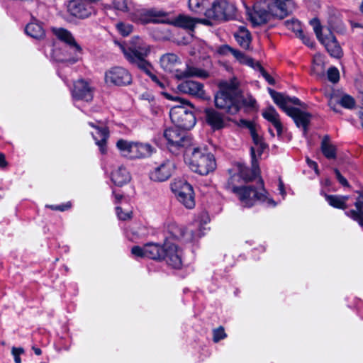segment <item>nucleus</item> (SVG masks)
Masks as SVG:
<instances>
[{
  "label": "nucleus",
  "mask_w": 363,
  "mask_h": 363,
  "mask_svg": "<svg viewBox=\"0 0 363 363\" xmlns=\"http://www.w3.org/2000/svg\"><path fill=\"white\" fill-rule=\"evenodd\" d=\"M269 93L277 106L293 118L296 126L302 128L303 135L306 136L312 116L308 112L303 111L298 108L293 107V105L303 106L300 100L296 97L288 96L283 92Z\"/></svg>",
  "instance_id": "obj_1"
},
{
  "label": "nucleus",
  "mask_w": 363,
  "mask_h": 363,
  "mask_svg": "<svg viewBox=\"0 0 363 363\" xmlns=\"http://www.w3.org/2000/svg\"><path fill=\"white\" fill-rule=\"evenodd\" d=\"M125 59L133 65L143 72H148L151 65L145 60L150 53V48L138 36L133 37L125 43L118 44Z\"/></svg>",
  "instance_id": "obj_2"
},
{
  "label": "nucleus",
  "mask_w": 363,
  "mask_h": 363,
  "mask_svg": "<svg viewBox=\"0 0 363 363\" xmlns=\"http://www.w3.org/2000/svg\"><path fill=\"white\" fill-rule=\"evenodd\" d=\"M185 160L193 172L201 175H207L216 167L213 155L206 148L191 147L186 150Z\"/></svg>",
  "instance_id": "obj_3"
},
{
  "label": "nucleus",
  "mask_w": 363,
  "mask_h": 363,
  "mask_svg": "<svg viewBox=\"0 0 363 363\" xmlns=\"http://www.w3.org/2000/svg\"><path fill=\"white\" fill-rule=\"evenodd\" d=\"M216 106L230 114H235L242 106L253 108L256 101L251 96L246 99L241 92H216L214 96Z\"/></svg>",
  "instance_id": "obj_4"
},
{
  "label": "nucleus",
  "mask_w": 363,
  "mask_h": 363,
  "mask_svg": "<svg viewBox=\"0 0 363 363\" xmlns=\"http://www.w3.org/2000/svg\"><path fill=\"white\" fill-rule=\"evenodd\" d=\"M161 67L167 72H175V77L182 79L189 77H198L200 78H207L209 74L207 71L186 65L184 71H179L177 67L182 64L179 58L174 53H167L160 57V60Z\"/></svg>",
  "instance_id": "obj_5"
},
{
  "label": "nucleus",
  "mask_w": 363,
  "mask_h": 363,
  "mask_svg": "<svg viewBox=\"0 0 363 363\" xmlns=\"http://www.w3.org/2000/svg\"><path fill=\"white\" fill-rule=\"evenodd\" d=\"M116 147L123 157L132 160L148 157L155 150L148 143L131 142L123 139L117 141Z\"/></svg>",
  "instance_id": "obj_6"
},
{
  "label": "nucleus",
  "mask_w": 363,
  "mask_h": 363,
  "mask_svg": "<svg viewBox=\"0 0 363 363\" xmlns=\"http://www.w3.org/2000/svg\"><path fill=\"white\" fill-rule=\"evenodd\" d=\"M235 194L238 196L241 204L245 207H251L257 201L273 206L276 205L274 200L267 196V193L263 187L262 182L260 184V191L252 186H243Z\"/></svg>",
  "instance_id": "obj_7"
},
{
  "label": "nucleus",
  "mask_w": 363,
  "mask_h": 363,
  "mask_svg": "<svg viewBox=\"0 0 363 363\" xmlns=\"http://www.w3.org/2000/svg\"><path fill=\"white\" fill-rule=\"evenodd\" d=\"M179 128H169L164 130V137L167 142V147L173 154H178L182 149L191 148V139L188 136L185 130Z\"/></svg>",
  "instance_id": "obj_8"
},
{
  "label": "nucleus",
  "mask_w": 363,
  "mask_h": 363,
  "mask_svg": "<svg viewBox=\"0 0 363 363\" xmlns=\"http://www.w3.org/2000/svg\"><path fill=\"white\" fill-rule=\"evenodd\" d=\"M194 108L177 105L169 111L172 122L177 127L184 130L192 128L196 122V117L192 111Z\"/></svg>",
  "instance_id": "obj_9"
},
{
  "label": "nucleus",
  "mask_w": 363,
  "mask_h": 363,
  "mask_svg": "<svg viewBox=\"0 0 363 363\" xmlns=\"http://www.w3.org/2000/svg\"><path fill=\"white\" fill-rule=\"evenodd\" d=\"M171 190L178 201L187 208L195 206L194 194L192 186L185 180L174 179L170 184Z\"/></svg>",
  "instance_id": "obj_10"
},
{
  "label": "nucleus",
  "mask_w": 363,
  "mask_h": 363,
  "mask_svg": "<svg viewBox=\"0 0 363 363\" xmlns=\"http://www.w3.org/2000/svg\"><path fill=\"white\" fill-rule=\"evenodd\" d=\"M167 12L155 9H141L135 11L131 14V20L138 23L147 24L153 23H164L167 21Z\"/></svg>",
  "instance_id": "obj_11"
},
{
  "label": "nucleus",
  "mask_w": 363,
  "mask_h": 363,
  "mask_svg": "<svg viewBox=\"0 0 363 363\" xmlns=\"http://www.w3.org/2000/svg\"><path fill=\"white\" fill-rule=\"evenodd\" d=\"M234 6L225 0L214 1L211 9L205 12L207 20L223 21L228 20L234 14Z\"/></svg>",
  "instance_id": "obj_12"
},
{
  "label": "nucleus",
  "mask_w": 363,
  "mask_h": 363,
  "mask_svg": "<svg viewBox=\"0 0 363 363\" xmlns=\"http://www.w3.org/2000/svg\"><path fill=\"white\" fill-rule=\"evenodd\" d=\"M54 34L61 41L66 43L69 52L70 57L67 60L72 63H74L79 59L82 49L81 46L76 42L72 33L64 28H54Z\"/></svg>",
  "instance_id": "obj_13"
},
{
  "label": "nucleus",
  "mask_w": 363,
  "mask_h": 363,
  "mask_svg": "<svg viewBox=\"0 0 363 363\" xmlns=\"http://www.w3.org/2000/svg\"><path fill=\"white\" fill-rule=\"evenodd\" d=\"M105 82L108 84L125 86L132 82V76L126 69L113 67L105 72Z\"/></svg>",
  "instance_id": "obj_14"
},
{
  "label": "nucleus",
  "mask_w": 363,
  "mask_h": 363,
  "mask_svg": "<svg viewBox=\"0 0 363 363\" xmlns=\"http://www.w3.org/2000/svg\"><path fill=\"white\" fill-rule=\"evenodd\" d=\"M183 252L177 245L166 241L164 244V256L167 264L172 268L180 269L183 264Z\"/></svg>",
  "instance_id": "obj_15"
},
{
  "label": "nucleus",
  "mask_w": 363,
  "mask_h": 363,
  "mask_svg": "<svg viewBox=\"0 0 363 363\" xmlns=\"http://www.w3.org/2000/svg\"><path fill=\"white\" fill-rule=\"evenodd\" d=\"M168 232L173 238L185 242H192L202 235L201 230L195 231L191 228H185L174 223L168 225Z\"/></svg>",
  "instance_id": "obj_16"
},
{
  "label": "nucleus",
  "mask_w": 363,
  "mask_h": 363,
  "mask_svg": "<svg viewBox=\"0 0 363 363\" xmlns=\"http://www.w3.org/2000/svg\"><path fill=\"white\" fill-rule=\"evenodd\" d=\"M131 253L137 257H147L152 259H162L164 256V245L155 243H147L143 247L134 246Z\"/></svg>",
  "instance_id": "obj_17"
},
{
  "label": "nucleus",
  "mask_w": 363,
  "mask_h": 363,
  "mask_svg": "<svg viewBox=\"0 0 363 363\" xmlns=\"http://www.w3.org/2000/svg\"><path fill=\"white\" fill-rule=\"evenodd\" d=\"M176 168L175 163L172 160H165L155 167L150 173L152 181L162 182L169 179Z\"/></svg>",
  "instance_id": "obj_18"
},
{
  "label": "nucleus",
  "mask_w": 363,
  "mask_h": 363,
  "mask_svg": "<svg viewBox=\"0 0 363 363\" xmlns=\"http://www.w3.org/2000/svg\"><path fill=\"white\" fill-rule=\"evenodd\" d=\"M167 21L164 23L171 24L176 27L186 30H193L196 23L199 22L205 25H212V23L206 19H196L186 15H179L174 18H170L168 13L165 17Z\"/></svg>",
  "instance_id": "obj_19"
},
{
  "label": "nucleus",
  "mask_w": 363,
  "mask_h": 363,
  "mask_svg": "<svg viewBox=\"0 0 363 363\" xmlns=\"http://www.w3.org/2000/svg\"><path fill=\"white\" fill-rule=\"evenodd\" d=\"M249 16L254 26H260L267 23L271 16L265 1L255 4L253 7V11L249 13Z\"/></svg>",
  "instance_id": "obj_20"
},
{
  "label": "nucleus",
  "mask_w": 363,
  "mask_h": 363,
  "mask_svg": "<svg viewBox=\"0 0 363 363\" xmlns=\"http://www.w3.org/2000/svg\"><path fill=\"white\" fill-rule=\"evenodd\" d=\"M234 172H236L240 180L247 182L253 180L259 174V169L257 160H254V150H252V168L249 169L242 164H238Z\"/></svg>",
  "instance_id": "obj_21"
},
{
  "label": "nucleus",
  "mask_w": 363,
  "mask_h": 363,
  "mask_svg": "<svg viewBox=\"0 0 363 363\" xmlns=\"http://www.w3.org/2000/svg\"><path fill=\"white\" fill-rule=\"evenodd\" d=\"M319 41L325 46L331 56L337 58L342 56V49L336 40L335 37L330 30H327V33L324 34V37Z\"/></svg>",
  "instance_id": "obj_22"
},
{
  "label": "nucleus",
  "mask_w": 363,
  "mask_h": 363,
  "mask_svg": "<svg viewBox=\"0 0 363 363\" xmlns=\"http://www.w3.org/2000/svg\"><path fill=\"white\" fill-rule=\"evenodd\" d=\"M265 2L271 16L284 18L289 15L286 3L282 0H267Z\"/></svg>",
  "instance_id": "obj_23"
},
{
  "label": "nucleus",
  "mask_w": 363,
  "mask_h": 363,
  "mask_svg": "<svg viewBox=\"0 0 363 363\" xmlns=\"http://www.w3.org/2000/svg\"><path fill=\"white\" fill-rule=\"evenodd\" d=\"M67 9L72 16L80 18H87L91 13V8L87 6L82 0L70 1Z\"/></svg>",
  "instance_id": "obj_24"
},
{
  "label": "nucleus",
  "mask_w": 363,
  "mask_h": 363,
  "mask_svg": "<svg viewBox=\"0 0 363 363\" xmlns=\"http://www.w3.org/2000/svg\"><path fill=\"white\" fill-rule=\"evenodd\" d=\"M327 97L329 99L328 105L335 112H339L337 108L339 104L349 109L352 108L355 105V101L353 97L347 94H345L341 99H338L334 94L330 93Z\"/></svg>",
  "instance_id": "obj_25"
},
{
  "label": "nucleus",
  "mask_w": 363,
  "mask_h": 363,
  "mask_svg": "<svg viewBox=\"0 0 363 363\" xmlns=\"http://www.w3.org/2000/svg\"><path fill=\"white\" fill-rule=\"evenodd\" d=\"M89 125L96 130V134L92 133V136L96 141V144L99 146L102 154L106 152V140L109 136L107 128H100L93 122H89Z\"/></svg>",
  "instance_id": "obj_26"
},
{
  "label": "nucleus",
  "mask_w": 363,
  "mask_h": 363,
  "mask_svg": "<svg viewBox=\"0 0 363 363\" xmlns=\"http://www.w3.org/2000/svg\"><path fill=\"white\" fill-rule=\"evenodd\" d=\"M206 123L213 129L219 130L225 125V121L223 115L214 109H207L205 111Z\"/></svg>",
  "instance_id": "obj_27"
},
{
  "label": "nucleus",
  "mask_w": 363,
  "mask_h": 363,
  "mask_svg": "<svg viewBox=\"0 0 363 363\" xmlns=\"http://www.w3.org/2000/svg\"><path fill=\"white\" fill-rule=\"evenodd\" d=\"M262 116L274 126L278 135H281L282 133V124L280 121L279 115L276 109L273 106H269L262 110Z\"/></svg>",
  "instance_id": "obj_28"
},
{
  "label": "nucleus",
  "mask_w": 363,
  "mask_h": 363,
  "mask_svg": "<svg viewBox=\"0 0 363 363\" xmlns=\"http://www.w3.org/2000/svg\"><path fill=\"white\" fill-rule=\"evenodd\" d=\"M218 52L220 54L224 55H226L230 53L240 62L246 64L252 67H255V65L256 64V62H255L252 58L247 57L240 51H239L236 49H234L228 45H225L220 47Z\"/></svg>",
  "instance_id": "obj_29"
},
{
  "label": "nucleus",
  "mask_w": 363,
  "mask_h": 363,
  "mask_svg": "<svg viewBox=\"0 0 363 363\" xmlns=\"http://www.w3.org/2000/svg\"><path fill=\"white\" fill-rule=\"evenodd\" d=\"M357 193L359 196L354 203L356 210H350L346 211L345 214L348 217L357 221L359 225L363 227V191H357Z\"/></svg>",
  "instance_id": "obj_30"
},
{
  "label": "nucleus",
  "mask_w": 363,
  "mask_h": 363,
  "mask_svg": "<svg viewBox=\"0 0 363 363\" xmlns=\"http://www.w3.org/2000/svg\"><path fill=\"white\" fill-rule=\"evenodd\" d=\"M111 180L117 186H123L130 180V174L123 166L118 167L111 174Z\"/></svg>",
  "instance_id": "obj_31"
},
{
  "label": "nucleus",
  "mask_w": 363,
  "mask_h": 363,
  "mask_svg": "<svg viewBox=\"0 0 363 363\" xmlns=\"http://www.w3.org/2000/svg\"><path fill=\"white\" fill-rule=\"evenodd\" d=\"M325 63L324 57L320 54L314 55L311 73L313 76L320 78L325 76Z\"/></svg>",
  "instance_id": "obj_32"
},
{
  "label": "nucleus",
  "mask_w": 363,
  "mask_h": 363,
  "mask_svg": "<svg viewBox=\"0 0 363 363\" xmlns=\"http://www.w3.org/2000/svg\"><path fill=\"white\" fill-rule=\"evenodd\" d=\"M26 34L35 39H41L45 36V30L37 21L30 22L25 28Z\"/></svg>",
  "instance_id": "obj_33"
},
{
  "label": "nucleus",
  "mask_w": 363,
  "mask_h": 363,
  "mask_svg": "<svg viewBox=\"0 0 363 363\" xmlns=\"http://www.w3.org/2000/svg\"><path fill=\"white\" fill-rule=\"evenodd\" d=\"M325 200L333 207L345 209L347 208V201L349 199L348 196H339V195H325Z\"/></svg>",
  "instance_id": "obj_34"
},
{
  "label": "nucleus",
  "mask_w": 363,
  "mask_h": 363,
  "mask_svg": "<svg viewBox=\"0 0 363 363\" xmlns=\"http://www.w3.org/2000/svg\"><path fill=\"white\" fill-rule=\"evenodd\" d=\"M235 38L238 43L244 49H248L251 43L250 32L244 27H240L239 30L235 33Z\"/></svg>",
  "instance_id": "obj_35"
},
{
  "label": "nucleus",
  "mask_w": 363,
  "mask_h": 363,
  "mask_svg": "<svg viewBox=\"0 0 363 363\" xmlns=\"http://www.w3.org/2000/svg\"><path fill=\"white\" fill-rule=\"evenodd\" d=\"M321 150L323 155L328 159L335 157V148L330 143L329 137L325 136L321 143Z\"/></svg>",
  "instance_id": "obj_36"
},
{
  "label": "nucleus",
  "mask_w": 363,
  "mask_h": 363,
  "mask_svg": "<svg viewBox=\"0 0 363 363\" xmlns=\"http://www.w3.org/2000/svg\"><path fill=\"white\" fill-rule=\"evenodd\" d=\"M114 9L122 12H130L134 9L133 0H113Z\"/></svg>",
  "instance_id": "obj_37"
},
{
  "label": "nucleus",
  "mask_w": 363,
  "mask_h": 363,
  "mask_svg": "<svg viewBox=\"0 0 363 363\" xmlns=\"http://www.w3.org/2000/svg\"><path fill=\"white\" fill-rule=\"evenodd\" d=\"M240 177L238 175L237 172H235L226 182L225 189L234 194H236L241 189V186L239 187L238 186V184L240 183Z\"/></svg>",
  "instance_id": "obj_38"
},
{
  "label": "nucleus",
  "mask_w": 363,
  "mask_h": 363,
  "mask_svg": "<svg viewBox=\"0 0 363 363\" xmlns=\"http://www.w3.org/2000/svg\"><path fill=\"white\" fill-rule=\"evenodd\" d=\"M203 85L192 80H186L179 85V91H202Z\"/></svg>",
  "instance_id": "obj_39"
},
{
  "label": "nucleus",
  "mask_w": 363,
  "mask_h": 363,
  "mask_svg": "<svg viewBox=\"0 0 363 363\" xmlns=\"http://www.w3.org/2000/svg\"><path fill=\"white\" fill-rule=\"evenodd\" d=\"M285 26L289 29L294 32L297 36H302V28L301 23L294 18L286 20L284 22Z\"/></svg>",
  "instance_id": "obj_40"
},
{
  "label": "nucleus",
  "mask_w": 363,
  "mask_h": 363,
  "mask_svg": "<svg viewBox=\"0 0 363 363\" xmlns=\"http://www.w3.org/2000/svg\"><path fill=\"white\" fill-rule=\"evenodd\" d=\"M95 89L91 82L83 79H78L74 83V91H91Z\"/></svg>",
  "instance_id": "obj_41"
},
{
  "label": "nucleus",
  "mask_w": 363,
  "mask_h": 363,
  "mask_svg": "<svg viewBox=\"0 0 363 363\" xmlns=\"http://www.w3.org/2000/svg\"><path fill=\"white\" fill-rule=\"evenodd\" d=\"M132 235L131 239H140L147 236L149 232L146 227L143 225H138L133 227L130 229Z\"/></svg>",
  "instance_id": "obj_42"
},
{
  "label": "nucleus",
  "mask_w": 363,
  "mask_h": 363,
  "mask_svg": "<svg viewBox=\"0 0 363 363\" xmlns=\"http://www.w3.org/2000/svg\"><path fill=\"white\" fill-rule=\"evenodd\" d=\"M72 96L74 103L79 101L88 103L93 99L92 92H72Z\"/></svg>",
  "instance_id": "obj_43"
},
{
  "label": "nucleus",
  "mask_w": 363,
  "mask_h": 363,
  "mask_svg": "<svg viewBox=\"0 0 363 363\" xmlns=\"http://www.w3.org/2000/svg\"><path fill=\"white\" fill-rule=\"evenodd\" d=\"M240 122L250 130L254 145L263 142L262 138L256 133L253 124L251 122L245 120H241Z\"/></svg>",
  "instance_id": "obj_44"
},
{
  "label": "nucleus",
  "mask_w": 363,
  "mask_h": 363,
  "mask_svg": "<svg viewBox=\"0 0 363 363\" xmlns=\"http://www.w3.org/2000/svg\"><path fill=\"white\" fill-rule=\"evenodd\" d=\"M116 28L118 31L123 35L127 36L130 35L133 30V26L129 23H125L123 22L118 23L116 24Z\"/></svg>",
  "instance_id": "obj_45"
},
{
  "label": "nucleus",
  "mask_w": 363,
  "mask_h": 363,
  "mask_svg": "<svg viewBox=\"0 0 363 363\" xmlns=\"http://www.w3.org/2000/svg\"><path fill=\"white\" fill-rule=\"evenodd\" d=\"M310 24L313 27V29L316 35L317 38L320 40L322 38L324 37V35L322 34V26L319 20L316 18H314L310 21Z\"/></svg>",
  "instance_id": "obj_46"
},
{
  "label": "nucleus",
  "mask_w": 363,
  "mask_h": 363,
  "mask_svg": "<svg viewBox=\"0 0 363 363\" xmlns=\"http://www.w3.org/2000/svg\"><path fill=\"white\" fill-rule=\"evenodd\" d=\"M204 0H189V9L195 13H199L204 8Z\"/></svg>",
  "instance_id": "obj_47"
},
{
  "label": "nucleus",
  "mask_w": 363,
  "mask_h": 363,
  "mask_svg": "<svg viewBox=\"0 0 363 363\" xmlns=\"http://www.w3.org/2000/svg\"><path fill=\"white\" fill-rule=\"evenodd\" d=\"M327 76H328V80L330 82L335 84L340 79L339 70L335 67H331L328 69V70L327 72Z\"/></svg>",
  "instance_id": "obj_48"
},
{
  "label": "nucleus",
  "mask_w": 363,
  "mask_h": 363,
  "mask_svg": "<svg viewBox=\"0 0 363 363\" xmlns=\"http://www.w3.org/2000/svg\"><path fill=\"white\" fill-rule=\"evenodd\" d=\"M220 86L226 91H235L239 86V82L236 78H233L229 82H221Z\"/></svg>",
  "instance_id": "obj_49"
},
{
  "label": "nucleus",
  "mask_w": 363,
  "mask_h": 363,
  "mask_svg": "<svg viewBox=\"0 0 363 363\" xmlns=\"http://www.w3.org/2000/svg\"><path fill=\"white\" fill-rule=\"evenodd\" d=\"M213 339L215 342H218V341L224 339L226 337V333H225L224 328L221 326L213 330Z\"/></svg>",
  "instance_id": "obj_50"
},
{
  "label": "nucleus",
  "mask_w": 363,
  "mask_h": 363,
  "mask_svg": "<svg viewBox=\"0 0 363 363\" xmlns=\"http://www.w3.org/2000/svg\"><path fill=\"white\" fill-rule=\"evenodd\" d=\"M266 147L267 145L264 142L255 145L251 147V157L252 158V150H254V160H257L255 152H257L259 155H261Z\"/></svg>",
  "instance_id": "obj_51"
},
{
  "label": "nucleus",
  "mask_w": 363,
  "mask_h": 363,
  "mask_svg": "<svg viewBox=\"0 0 363 363\" xmlns=\"http://www.w3.org/2000/svg\"><path fill=\"white\" fill-rule=\"evenodd\" d=\"M151 69L152 68L149 69L148 72H145L150 76L152 81L155 82L156 84H157L160 88L165 89L166 82L164 80H160L156 75L151 72Z\"/></svg>",
  "instance_id": "obj_52"
},
{
  "label": "nucleus",
  "mask_w": 363,
  "mask_h": 363,
  "mask_svg": "<svg viewBox=\"0 0 363 363\" xmlns=\"http://www.w3.org/2000/svg\"><path fill=\"white\" fill-rule=\"evenodd\" d=\"M151 69L152 68L149 69L148 72H145L150 76L152 81L155 82L156 84H157L160 88L165 89L166 82L164 80H160L156 75L151 72Z\"/></svg>",
  "instance_id": "obj_53"
},
{
  "label": "nucleus",
  "mask_w": 363,
  "mask_h": 363,
  "mask_svg": "<svg viewBox=\"0 0 363 363\" xmlns=\"http://www.w3.org/2000/svg\"><path fill=\"white\" fill-rule=\"evenodd\" d=\"M24 352V350L22 347H13L11 349V354L14 357L16 363H21L20 355Z\"/></svg>",
  "instance_id": "obj_54"
},
{
  "label": "nucleus",
  "mask_w": 363,
  "mask_h": 363,
  "mask_svg": "<svg viewBox=\"0 0 363 363\" xmlns=\"http://www.w3.org/2000/svg\"><path fill=\"white\" fill-rule=\"evenodd\" d=\"M116 214L119 219L125 220L131 217V211L123 212V209L118 206L116 208Z\"/></svg>",
  "instance_id": "obj_55"
},
{
  "label": "nucleus",
  "mask_w": 363,
  "mask_h": 363,
  "mask_svg": "<svg viewBox=\"0 0 363 363\" xmlns=\"http://www.w3.org/2000/svg\"><path fill=\"white\" fill-rule=\"evenodd\" d=\"M257 67L260 72L262 73L263 77L268 82L269 84H274V79L263 69V67L257 62H256L255 67Z\"/></svg>",
  "instance_id": "obj_56"
},
{
  "label": "nucleus",
  "mask_w": 363,
  "mask_h": 363,
  "mask_svg": "<svg viewBox=\"0 0 363 363\" xmlns=\"http://www.w3.org/2000/svg\"><path fill=\"white\" fill-rule=\"evenodd\" d=\"M162 94L164 95V96L165 98H167L168 99L175 101H179L182 104H184L186 103V101L182 98H181L180 96H174L170 92H162Z\"/></svg>",
  "instance_id": "obj_57"
},
{
  "label": "nucleus",
  "mask_w": 363,
  "mask_h": 363,
  "mask_svg": "<svg viewBox=\"0 0 363 363\" xmlns=\"http://www.w3.org/2000/svg\"><path fill=\"white\" fill-rule=\"evenodd\" d=\"M335 172V176H336V178L338 180V182L342 185V186H347L349 184H348V182L347 181V179L340 174V172H339L338 169H335L334 170Z\"/></svg>",
  "instance_id": "obj_58"
},
{
  "label": "nucleus",
  "mask_w": 363,
  "mask_h": 363,
  "mask_svg": "<svg viewBox=\"0 0 363 363\" xmlns=\"http://www.w3.org/2000/svg\"><path fill=\"white\" fill-rule=\"evenodd\" d=\"M299 38H301L303 42L308 45V47H313V42L311 39L310 37L306 35L303 34V32H302V36H298Z\"/></svg>",
  "instance_id": "obj_59"
},
{
  "label": "nucleus",
  "mask_w": 363,
  "mask_h": 363,
  "mask_svg": "<svg viewBox=\"0 0 363 363\" xmlns=\"http://www.w3.org/2000/svg\"><path fill=\"white\" fill-rule=\"evenodd\" d=\"M306 161H307V163L309 165V167L313 168V169H314L315 172L318 174V164H317V163L315 162H314V161L311 160L308 158H307Z\"/></svg>",
  "instance_id": "obj_60"
},
{
  "label": "nucleus",
  "mask_w": 363,
  "mask_h": 363,
  "mask_svg": "<svg viewBox=\"0 0 363 363\" xmlns=\"http://www.w3.org/2000/svg\"><path fill=\"white\" fill-rule=\"evenodd\" d=\"M193 96L199 99H206V92H189Z\"/></svg>",
  "instance_id": "obj_61"
},
{
  "label": "nucleus",
  "mask_w": 363,
  "mask_h": 363,
  "mask_svg": "<svg viewBox=\"0 0 363 363\" xmlns=\"http://www.w3.org/2000/svg\"><path fill=\"white\" fill-rule=\"evenodd\" d=\"M70 208V203H67L65 205H60V206H56L55 207V210H58V211H64L68 208Z\"/></svg>",
  "instance_id": "obj_62"
},
{
  "label": "nucleus",
  "mask_w": 363,
  "mask_h": 363,
  "mask_svg": "<svg viewBox=\"0 0 363 363\" xmlns=\"http://www.w3.org/2000/svg\"><path fill=\"white\" fill-rule=\"evenodd\" d=\"M7 164L4 154L0 153V167H4Z\"/></svg>",
  "instance_id": "obj_63"
},
{
  "label": "nucleus",
  "mask_w": 363,
  "mask_h": 363,
  "mask_svg": "<svg viewBox=\"0 0 363 363\" xmlns=\"http://www.w3.org/2000/svg\"><path fill=\"white\" fill-rule=\"evenodd\" d=\"M351 26L352 28H363V24L355 22V21H351L350 22Z\"/></svg>",
  "instance_id": "obj_64"
}]
</instances>
